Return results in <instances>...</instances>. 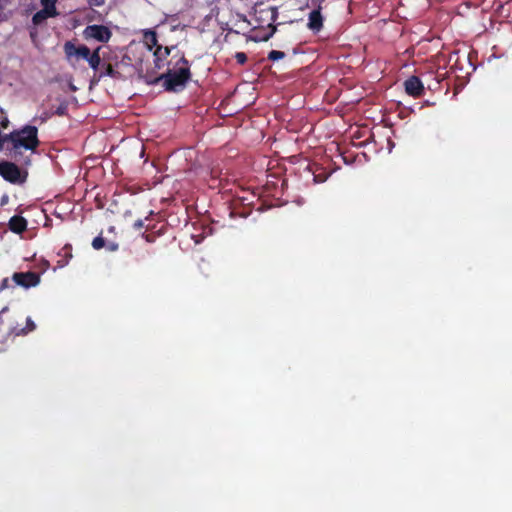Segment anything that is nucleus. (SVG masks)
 <instances>
[{
  "label": "nucleus",
  "mask_w": 512,
  "mask_h": 512,
  "mask_svg": "<svg viewBox=\"0 0 512 512\" xmlns=\"http://www.w3.org/2000/svg\"><path fill=\"white\" fill-rule=\"evenodd\" d=\"M174 58L175 56L168 62V65L172 66L171 68H168L167 71L160 76L148 80V83L154 84L161 82L164 89L168 92L183 90L192 76L190 63L184 54H181L175 62H173Z\"/></svg>",
  "instance_id": "obj_1"
},
{
  "label": "nucleus",
  "mask_w": 512,
  "mask_h": 512,
  "mask_svg": "<svg viewBox=\"0 0 512 512\" xmlns=\"http://www.w3.org/2000/svg\"><path fill=\"white\" fill-rule=\"evenodd\" d=\"M38 129L35 126L26 125L20 130H15L6 135L11 143L10 152L16 157L18 149L35 150L39 146Z\"/></svg>",
  "instance_id": "obj_2"
},
{
  "label": "nucleus",
  "mask_w": 512,
  "mask_h": 512,
  "mask_svg": "<svg viewBox=\"0 0 512 512\" xmlns=\"http://www.w3.org/2000/svg\"><path fill=\"white\" fill-rule=\"evenodd\" d=\"M0 175L8 182L20 184L25 182L26 174L22 175L20 168L12 162H0Z\"/></svg>",
  "instance_id": "obj_3"
},
{
  "label": "nucleus",
  "mask_w": 512,
  "mask_h": 512,
  "mask_svg": "<svg viewBox=\"0 0 512 512\" xmlns=\"http://www.w3.org/2000/svg\"><path fill=\"white\" fill-rule=\"evenodd\" d=\"M83 37L86 40L94 39L98 42L107 43L112 37V32L107 26L104 25H88L83 30Z\"/></svg>",
  "instance_id": "obj_4"
},
{
  "label": "nucleus",
  "mask_w": 512,
  "mask_h": 512,
  "mask_svg": "<svg viewBox=\"0 0 512 512\" xmlns=\"http://www.w3.org/2000/svg\"><path fill=\"white\" fill-rule=\"evenodd\" d=\"M12 280L15 282L17 286H21L23 288L28 289L31 287H35L40 283V275L32 271L15 272L12 275Z\"/></svg>",
  "instance_id": "obj_5"
},
{
  "label": "nucleus",
  "mask_w": 512,
  "mask_h": 512,
  "mask_svg": "<svg viewBox=\"0 0 512 512\" xmlns=\"http://www.w3.org/2000/svg\"><path fill=\"white\" fill-rule=\"evenodd\" d=\"M63 50L68 61L72 58L86 60L91 52L86 45L76 46L72 41H66Z\"/></svg>",
  "instance_id": "obj_6"
},
{
  "label": "nucleus",
  "mask_w": 512,
  "mask_h": 512,
  "mask_svg": "<svg viewBox=\"0 0 512 512\" xmlns=\"http://www.w3.org/2000/svg\"><path fill=\"white\" fill-rule=\"evenodd\" d=\"M324 23V17L321 13V6L317 9L312 10L308 15L307 28L313 33H318L322 30Z\"/></svg>",
  "instance_id": "obj_7"
},
{
  "label": "nucleus",
  "mask_w": 512,
  "mask_h": 512,
  "mask_svg": "<svg viewBox=\"0 0 512 512\" xmlns=\"http://www.w3.org/2000/svg\"><path fill=\"white\" fill-rule=\"evenodd\" d=\"M405 91L412 97H420L424 92L422 81L417 76H410L404 82Z\"/></svg>",
  "instance_id": "obj_8"
},
{
  "label": "nucleus",
  "mask_w": 512,
  "mask_h": 512,
  "mask_svg": "<svg viewBox=\"0 0 512 512\" xmlns=\"http://www.w3.org/2000/svg\"><path fill=\"white\" fill-rule=\"evenodd\" d=\"M27 225H28L27 220L24 217L19 216V215L12 216L8 222V227H9L10 231H12L13 233H16V234H21L24 231H26Z\"/></svg>",
  "instance_id": "obj_9"
},
{
  "label": "nucleus",
  "mask_w": 512,
  "mask_h": 512,
  "mask_svg": "<svg viewBox=\"0 0 512 512\" xmlns=\"http://www.w3.org/2000/svg\"><path fill=\"white\" fill-rule=\"evenodd\" d=\"M100 50L101 47H97L93 52H90L88 58H86V61L88 62L89 66L95 71L99 68L101 64Z\"/></svg>",
  "instance_id": "obj_10"
},
{
  "label": "nucleus",
  "mask_w": 512,
  "mask_h": 512,
  "mask_svg": "<svg viewBox=\"0 0 512 512\" xmlns=\"http://www.w3.org/2000/svg\"><path fill=\"white\" fill-rule=\"evenodd\" d=\"M144 41L148 49L151 51L154 47L159 46L157 34L154 31L148 30L144 33Z\"/></svg>",
  "instance_id": "obj_11"
},
{
  "label": "nucleus",
  "mask_w": 512,
  "mask_h": 512,
  "mask_svg": "<svg viewBox=\"0 0 512 512\" xmlns=\"http://www.w3.org/2000/svg\"><path fill=\"white\" fill-rule=\"evenodd\" d=\"M170 47H163L162 45H159L155 48V51L153 53L154 58H161L166 59L170 53H171Z\"/></svg>",
  "instance_id": "obj_12"
},
{
  "label": "nucleus",
  "mask_w": 512,
  "mask_h": 512,
  "mask_svg": "<svg viewBox=\"0 0 512 512\" xmlns=\"http://www.w3.org/2000/svg\"><path fill=\"white\" fill-rule=\"evenodd\" d=\"M35 329H36V325L33 322V320L30 317H27V319H26V327L20 329L19 331H14V334L17 335V336H19V335H26L29 332L34 331Z\"/></svg>",
  "instance_id": "obj_13"
},
{
  "label": "nucleus",
  "mask_w": 512,
  "mask_h": 512,
  "mask_svg": "<svg viewBox=\"0 0 512 512\" xmlns=\"http://www.w3.org/2000/svg\"><path fill=\"white\" fill-rule=\"evenodd\" d=\"M119 75L120 73L113 68L112 64L108 63L105 65V71L101 72L100 77L109 76L111 78H118Z\"/></svg>",
  "instance_id": "obj_14"
},
{
  "label": "nucleus",
  "mask_w": 512,
  "mask_h": 512,
  "mask_svg": "<svg viewBox=\"0 0 512 512\" xmlns=\"http://www.w3.org/2000/svg\"><path fill=\"white\" fill-rule=\"evenodd\" d=\"M48 17L46 16L45 12L42 10L36 12L32 17V22L34 25L38 26L41 25Z\"/></svg>",
  "instance_id": "obj_15"
},
{
  "label": "nucleus",
  "mask_w": 512,
  "mask_h": 512,
  "mask_svg": "<svg viewBox=\"0 0 512 512\" xmlns=\"http://www.w3.org/2000/svg\"><path fill=\"white\" fill-rule=\"evenodd\" d=\"M55 5L56 4L43 6V11L48 18L58 16L59 13Z\"/></svg>",
  "instance_id": "obj_16"
},
{
  "label": "nucleus",
  "mask_w": 512,
  "mask_h": 512,
  "mask_svg": "<svg viewBox=\"0 0 512 512\" xmlns=\"http://www.w3.org/2000/svg\"><path fill=\"white\" fill-rule=\"evenodd\" d=\"M284 57H285V53L282 51H278V50H271L267 56L268 60H270V61H278L280 59H283Z\"/></svg>",
  "instance_id": "obj_17"
},
{
  "label": "nucleus",
  "mask_w": 512,
  "mask_h": 512,
  "mask_svg": "<svg viewBox=\"0 0 512 512\" xmlns=\"http://www.w3.org/2000/svg\"><path fill=\"white\" fill-rule=\"evenodd\" d=\"M105 246V240L102 236H97L92 241V247L95 250H100Z\"/></svg>",
  "instance_id": "obj_18"
},
{
  "label": "nucleus",
  "mask_w": 512,
  "mask_h": 512,
  "mask_svg": "<svg viewBox=\"0 0 512 512\" xmlns=\"http://www.w3.org/2000/svg\"><path fill=\"white\" fill-rule=\"evenodd\" d=\"M9 124V120L3 109H0V126L3 128H7Z\"/></svg>",
  "instance_id": "obj_19"
},
{
  "label": "nucleus",
  "mask_w": 512,
  "mask_h": 512,
  "mask_svg": "<svg viewBox=\"0 0 512 512\" xmlns=\"http://www.w3.org/2000/svg\"><path fill=\"white\" fill-rule=\"evenodd\" d=\"M235 59L237 63L243 65L247 62V55L244 52H237L235 54Z\"/></svg>",
  "instance_id": "obj_20"
},
{
  "label": "nucleus",
  "mask_w": 512,
  "mask_h": 512,
  "mask_svg": "<svg viewBox=\"0 0 512 512\" xmlns=\"http://www.w3.org/2000/svg\"><path fill=\"white\" fill-rule=\"evenodd\" d=\"M55 113H56L58 116H64V115H66V113H67V104H66V103H62V104H60V105L57 107V109H56Z\"/></svg>",
  "instance_id": "obj_21"
},
{
  "label": "nucleus",
  "mask_w": 512,
  "mask_h": 512,
  "mask_svg": "<svg viewBox=\"0 0 512 512\" xmlns=\"http://www.w3.org/2000/svg\"><path fill=\"white\" fill-rule=\"evenodd\" d=\"M165 60L161 58H154L155 68L162 69L165 66Z\"/></svg>",
  "instance_id": "obj_22"
},
{
  "label": "nucleus",
  "mask_w": 512,
  "mask_h": 512,
  "mask_svg": "<svg viewBox=\"0 0 512 512\" xmlns=\"http://www.w3.org/2000/svg\"><path fill=\"white\" fill-rule=\"evenodd\" d=\"M105 3V0H88V4L92 7V6H96V7H99V6H102L104 5Z\"/></svg>",
  "instance_id": "obj_23"
},
{
  "label": "nucleus",
  "mask_w": 512,
  "mask_h": 512,
  "mask_svg": "<svg viewBox=\"0 0 512 512\" xmlns=\"http://www.w3.org/2000/svg\"><path fill=\"white\" fill-rule=\"evenodd\" d=\"M142 237L149 243H152L155 241V235L154 234H146V233H143L142 234Z\"/></svg>",
  "instance_id": "obj_24"
},
{
  "label": "nucleus",
  "mask_w": 512,
  "mask_h": 512,
  "mask_svg": "<svg viewBox=\"0 0 512 512\" xmlns=\"http://www.w3.org/2000/svg\"><path fill=\"white\" fill-rule=\"evenodd\" d=\"M9 287V279L4 278L0 283V292L7 289Z\"/></svg>",
  "instance_id": "obj_25"
},
{
  "label": "nucleus",
  "mask_w": 512,
  "mask_h": 512,
  "mask_svg": "<svg viewBox=\"0 0 512 512\" xmlns=\"http://www.w3.org/2000/svg\"><path fill=\"white\" fill-rule=\"evenodd\" d=\"M7 134H0V151L3 149V145L5 142H9V138H6Z\"/></svg>",
  "instance_id": "obj_26"
},
{
  "label": "nucleus",
  "mask_w": 512,
  "mask_h": 512,
  "mask_svg": "<svg viewBox=\"0 0 512 512\" xmlns=\"http://www.w3.org/2000/svg\"><path fill=\"white\" fill-rule=\"evenodd\" d=\"M143 226H144V222H143V220H141V219L136 220V221L134 222V224H133V227H134V229H136V230L141 229Z\"/></svg>",
  "instance_id": "obj_27"
},
{
  "label": "nucleus",
  "mask_w": 512,
  "mask_h": 512,
  "mask_svg": "<svg viewBox=\"0 0 512 512\" xmlns=\"http://www.w3.org/2000/svg\"><path fill=\"white\" fill-rule=\"evenodd\" d=\"M275 31H276V27H274V26H273V27L271 28V31H270L267 35H265L262 39H263L264 41L269 40V38L273 36V34L275 33Z\"/></svg>",
  "instance_id": "obj_28"
},
{
  "label": "nucleus",
  "mask_w": 512,
  "mask_h": 512,
  "mask_svg": "<svg viewBox=\"0 0 512 512\" xmlns=\"http://www.w3.org/2000/svg\"><path fill=\"white\" fill-rule=\"evenodd\" d=\"M41 1V4L42 6H46V5H53V4H56V2L58 0H40Z\"/></svg>",
  "instance_id": "obj_29"
},
{
  "label": "nucleus",
  "mask_w": 512,
  "mask_h": 512,
  "mask_svg": "<svg viewBox=\"0 0 512 512\" xmlns=\"http://www.w3.org/2000/svg\"><path fill=\"white\" fill-rule=\"evenodd\" d=\"M108 248L110 251H115L118 249V244L110 243Z\"/></svg>",
  "instance_id": "obj_30"
},
{
  "label": "nucleus",
  "mask_w": 512,
  "mask_h": 512,
  "mask_svg": "<svg viewBox=\"0 0 512 512\" xmlns=\"http://www.w3.org/2000/svg\"><path fill=\"white\" fill-rule=\"evenodd\" d=\"M8 201V197L7 196H3L2 199H1V205H5Z\"/></svg>",
  "instance_id": "obj_31"
},
{
  "label": "nucleus",
  "mask_w": 512,
  "mask_h": 512,
  "mask_svg": "<svg viewBox=\"0 0 512 512\" xmlns=\"http://www.w3.org/2000/svg\"><path fill=\"white\" fill-rule=\"evenodd\" d=\"M63 250H71V246L66 245V246H64Z\"/></svg>",
  "instance_id": "obj_32"
}]
</instances>
